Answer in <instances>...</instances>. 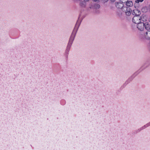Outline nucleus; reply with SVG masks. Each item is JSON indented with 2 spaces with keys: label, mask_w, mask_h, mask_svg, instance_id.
<instances>
[{
  "label": "nucleus",
  "mask_w": 150,
  "mask_h": 150,
  "mask_svg": "<svg viewBox=\"0 0 150 150\" xmlns=\"http://www.w3.org/2000/svg\"><path fill=\"white\" fill-rule=\"evenodd\" d=\"M85 17V16H82V13L79 15L78 19L77 21L75 26L69 38L68 43L66 47L65 52L66 57L67 58L69 51L72 44L73 41L77 31L83 19Z\"/></svg>",
  "instance_id": "f257e3e1"
},
{
  "label": "nucleus",
  "mask_w": 150,
  "mask_h": 150,
  "mask_svg": "<svg viewBox=\"0 0 150 150\" xmlns=\"http://www.w3.org/2000/svg\"><path fill=\"white\" fill-rule=\"evenodd\" d=\"M98 1H93L89 4V7L87 9V11L90 13H93L98 14L100 13L99 9L100 5Z\"/></svg>",
  "instance_id": "f03ea898"
},
{
  "label": "nucleus",
  "mask_w": 150,
  "mask_h": 150,
  "mask_svg": "<svg viewBox=\"0 0 150 150\" xmlns=\"http://www.w3.org/2000/svg\"><path fill=\"white\" fill-rule=\"evenodd\" d=\"M145 30H146V31L139 35V39L143 41L150 40V25H146L145 27Z\"/></svg>",
  "instance_id": "7ed1b4c3"
},
{
  "label": "nucleus",
  "mask_w": 150,
  "mask_h": 150,
  "mask_svg": "<svg viewBox=\"0 0 150 150\" xmlns=\"http://www.w3.org/2000/svg\"><path fill=\"white\" fill-rule=\"evenodd\" d=\"M145 68L146 67H144L143 66H142L138 71H137L135 72L125 81L122 86L123 87L127 85L130 82H131L141 71H143Z\"/></svg>",
  "instance_id": "20e7f679"
},
{
  "label": "nucleus",
  "mask_w": 150,
  "mask_h": 150,
  "mask_svg": "<svg viewBox=\"0 0 150 150\" xmlns=\"http://www.w3.org/2000/svg\"><path fill=\"white\" fill-rule=\"evenodd\" d=\"M144 22L142 21L137 24V28L139 30L142 31L145 29V27L147 25H149L148 23H144Z\"/></svg>",
  "instance_id": "39448f33"
},
{
  "label": "nucleus",
  "mask_w": 150,
  "mask_h": 150,
  "mask_svg": "<svg viewBox=\"0 0 150 150\" xmlns=\"http://www.w3.org/2000/svg\"><path fill=\"white\" fill-rule=\"evenodd\" d=\"M132 20L133 23L136 24H138L142 21L144 22V21L143 18L140 16H134L133 17Z\"/></svg>",
  "instance_id": "423d86ee"
},
{
  "label": "nucleus",
  "mask_w": 150,
  "mask_h": 150,
  "mask_svg": "<svg viewBox=\"0 0 150 150\" xmlns=\"http://www.w3.org/2000/svg\"><path fill=\"white\" fill-rule=\"evenodd\" d=\"M122 11L125 12L126 15L127 16H129L131 14L132 10L131 8L127 6H125L122 8Z\"/></svg>",
  "instance_id": "0eeeda50"
},
{
  "label": "nucleus",
  "mask_w": 150,
  "mask_h": 150,
  "mask_svg": "<svg viewBox=\"0 0 150 150\" xmlns=\"http://www.w3.org/2000/svg\"><path fill=\"white\" fill-rule=\"evenodd\" d=\"M115 5L116 7L119 9H122V8L124 7L123 2L121 1H119L118 2H116L115 3Z\"/></svg>",
  "instance_id": "6e6552de"
},
{
  "label": "nucleus",
  "mask_w": 150,
  "mask_h": 150,
  "mask_svg": "<svg viewBox=\"0 0 150 150\" xmlns=\"http://www.w3.org/2000/svg\"><path fill=\"white\" fill-rule=\"evenodd\" d=\"M116 15L118 18L121 20H123L124 18V16L122 11L120 10H118L116 12Z\"/></svg>",
  "instance_id": "1a4fd4ad"
},
{
  "label": "nucleus",
  "mask_w": 150,
  "mask_h": 150,
  "mask_svg": "<svg viewBox=\"0 0 150 150\" xmlns=\"http://www.w3.org/2000/svg\"><path fill=\"white\" fill-rule=\"evenodd\" d=\"M79 5L80 7L84 8L87 4H88L89 1H79Z\"/></svg>",
  "instance_id": "9d476101"
},
{
  "label": "nucleus",
  "mask_w": 150,
  "mask_h": 150,
  "mask_svg": "<svg viewBox=\"0 0 150 150\" xmlns=\"http://www.w3.org/2000/svg\"><path fill=\"white\" fill-rule=\"evenodd\" d=\"M132 14L134 16H140L141 14V11L137 9H134L133 10V12H132Z\"/></svg>",
  "instance_id": "9b49d317"
},
{
  "label": "nucleus",
  "mask_w": 150,
  "mask_h": 150,
  "mask_svg": "<svg viewBox=\"0 0 150 150\" xmlns=\"http://www.w3.org/2000/svg\"><path fill=\"white\" fill-rule=\"evenodd\" d=\"M126 6L132 7L133 5V4L132 1H127L126 2Z\"/></svg>",
  "instance_id": "f8f14e48"
},
{
  "label": "nucleus",
  "mask_w": 150,
  "mask_h": 150,
  "mask_svg": "<svg viewBox=\"0 0 150 150\" xmlns=\"http://www.w3.org/2000/svg\"><path fill=\"white\" fill-rule=\"evenodd\" d=\"M146 127V125H145L144 126H143V127H141L139 129H138L137 130H136V132H139L141 130H142L143 129H144Z\"/></svg>",
  "instance_id": "ddd939ff"
},
{
  "label": "nucleus",
  "mask_w": 150,
  "mask_h": 150,
  "mask_svg": "<svg viewBox=\"0 0 150 150\" xmlns=\"http://www.w3.org/2000/svg\"><path fill=\"white\" fill-rule=\"evenodd\" d=\"M143 1H135V3L134 4L135 6H139V2H142Z\"/></svg>",
  "instance_id": "4468645a"
},
{
  "label": "nucleus",
  "mask_w": 150,
  "mask_h": 150,
  "mask_svg": "<svg viewBox=\"0 0 150 150\" xmlns=\"http://www.w3.org/2000/svg\"><path fill=\"white\" fill-rule=\"evenodd\" d=\"M149 40V42L148 43V47L149 51H150V40Z\"/></svg>",
  "instance_id": "2eb2a0df"
},
{
  "label": "nucleus",
  "mask_w": 150,
  "mask_h": 150,
  "mask_svg": "<svg viewBox=\"0 0 150 150\" xmlns=\"http://www.w3.org/2000/svg\"><path fill=\"white\" fill-rule=\"evenodd\" d=\"M146 127H148V126H150V125H149V124L148 123H147V124H146Z\"/></svg>",
  "instance_id": "dca6fc26"
},
{
  "label": "nucleus",
  "mask_w": 150,
  "mask_h": 150,
  "mask_svg": "<svg viewBox=\"0 0 150 150\" xmlns=\"http://www.w3.org/2000/svg\"><path fill=\"white\" fill-rule=\"evenodd\" d=\"M149 11L150 13V4L149 5Z\"/></svg>",
  "instance_id": "f3484780"
},
{
  "label": "nucleus",
  "mask_w": 150,
  "mask_h": 150,
  "mask_svg": "<svg viewBox=\"0 0 150 150\" xmlns=\"http://www.w3.org/2000/svg\"><path fill=\"white\" fill-rule=\"evenodd\" d=\"M107 1H105L104 2H103L104 4H105V3H106L107 2Z\"/></svg>",
  "instance_id": "a211bd4d"
},
{
  "label": "nucleus",
  "mask_w": 150,
  "mask_h": 150,
  "mask_svg": "<svg viewBox=\"0 0 150 150\" xmlns=\"http://www.w3.org/2000/svg\"><path fill=\"white\" fill-rule=\"evenodd\" d=\"M114 1H111V2H110V3H111V4H112V3H113V2Z\"/></svg>",
  "instance_id": "6ab92c4d"
},
{
  "label": "nucleus",
  "mask_w": 150,
  "mask_h": 150,
  "mask_svg": "<svg viewBox=\"0 0 150 150\" xmlns=\"http://www.w3.org/2000/svg\"><path fill=\"white\" fill-rule=\"evenodd\" d=\"M149 21L150 22V18L149 19Z\"/></svg>",
  "instance_id": "aec40b11"
},
{
  "label": "nucleus",
  "mask_w": 150,
  "mask_h": 150,
  "mask_svg": "<svg viewBox=\"0 0 150 150\" xmlns=\"http://www.w3.org/2000/svg\"><path fill=\"white\" fill-rule=\"evenodd\" d=\"M148 123L149 124V125H150V122H149Z\"/></svg>",
  "instance_id": "412c9836"
}]
</instances>
